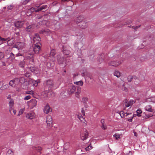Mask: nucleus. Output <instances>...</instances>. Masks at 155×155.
Wrapping results in <instances>:
<instances>
[{"label": "nucleus", "instance_id": "4be33fe9", "mask_svg": "<svg viewBox=\"0 0 155 155\" xmlns=\"http://www.w3.org/2000/svg\"><path fill=\"white\" fill-rule=\"evenodd\" d=\"M29 83L31 84L34 86H37L38 85V82L36 81H34L32 79H30L29 81Z\"/></svg>", "mask_w": 155, "mask_h": 155}, {"label": "nucleus", "instance_id": "8fccbe9b", "mask_svg": "<svg viewBox=\"0 0 155 155\" xmlns=\"http://www.w3.org/2000/svg\"><path fill=\"white\" fill-rule=\"evenodd\" d=\"M131 114V113H125L124 114V117H127L128 115Z\"/></svg>", "mask_w": 155, "mask_h": 155}, {"label": "nucleus", "instance_id": "052dcab7", "mask_svg": "<svg viewBox=\"0 0 155 155\" xmlns=\"http://www.w3.org/2000/svg\"><path fill=\"white\" fill-rule=\"evenodd\" d=\"M25 75L26 77H29L30 76V74H29V73L26 74H25Z\"/></svg>", "mask_w": 155, "mask_h": 155}, {"label": "nucleus", "instance_id": "79ce46f5", "mask_svg": "<svg viewBox=\"0 0 155 155\" xmlns=\"http://www.w3.org/2000/svg\"><path fill=\"white\" fill-rule=\"evenodd\" d=\"M82 101L84 102H86L88 101V98L87 97H84L83 98Z\"/></svg>", "mask_w": 155, "mask_h": 155}, {"label": "nucleus", "instance_id": "aec40b11", "mask_svg": "<svg viewBox=\"0 0 155 155\" xmlns=\"http://www.w3.org/2000/svg\"><path fill=\"white\" fill-rule=\"evenodd\" d=\"M37 11V9L36 10L34 8H31L30 9H28V11L27 12V15H30L31 14V12H37L36 11Z\"/></svg>", "mask_w": 155, "mask_h": 155}, {"label": "nucleus", "instance_id": "37998d69", "mask_svg": "<svg viewBox=\"0 0 155 155\" xmlns=\"http://www.w3.org/2000/svg\"><path fill=\"white\" fill-rule=\"evenodd\" d=\"M31 98V96L29 95L26 96L24 98L25 100H28Z\"/></svg>", "mask_w": 155, "mask_h": 155}, {"label": "nucleus", "instance_id": "f3484780", "mask_svg": "<svg viewBox=\"0 0 155 155\" xmlns=\"http://www.w3.org/2000/svg\"><path fill=\"white\" fill-rule=\"evenodd\" d=\"M63 53L65 56L67 57L70 56V51L67 49L64 48L63 50Z\"/></svg>", "mask_w": 155, "mask_h": 155}, {"label": "nucleus", "instance_id": "f8f14e48", "mask_svg": "<svg viewBox=\"0 0 155 155\" xmlns=\"http://www.w3.org/2000/svg\"><path fill=\"white\" fill-rule=\"evenodd\" d=\"M51 109L48 105H47L45 106L43 109L44 112L46 114H48L49 113L51 112Z\"/></svg>", "mask_w": 155, "mask_h": 155}, {"label": "nucleus", "instance_id": "2eb2a0df", "mask_svg": "<svg viewBox=\"0 0 155 155\" xmlns=\"http://www.w3.org/2000/svg\"><path fill=\"white\" fill-rule=\"evenodd\" d=\"M122 63L121 61H118L117 62L112 61L109 64V65L111 66L116 67L120 65Z\"/></svg>", "mask_w": 155, "mask_h": 155}, {"label": "nucleus", "instance_id": "ddd939ff", "mask_svg": "<svg viewBox=\"0 0 155 155\" xmlns=\"http://www.w3.org/2000/svg\"><path fill=\"white\" fill-rule=\"evenodd\" d=\"M24 21H17L15 22V26L18 28H21L24 25Z\"/></svg>", "mask_w": 155, "mask_h": 155}, {"label": "nucleus", "instance_id": "c9c22d12", "mask_svg": "<svg viewBox=\"0 0 155 155\" xmlns=\"http://www.w3.org/2000/svg\"><path fill=\"white\" fill-rule=\"evenodd\" d=\"M29 0H23L22 3L23 5H25L27 4L29 2Z\"/></svg>", "mask_w": 155, "mask_h": 155}, {"label": "nucleus", "instance_id": "2f4dec72", "mask_svg": "<svg viewBox=\"0 0 155 155\" xmlns=\"http://www.w3.org/2000/svg\"><path fill=\"white\" fill-rule=\"evenodd\" d=\"M122 90L125 91H128V88L127 87L126 84H124L122 87Z\"/></svg>", "mask_w": 155, "mask_h": 155}, {"label": "nucleus", "instance_id": "6e6552de", "mask_svg": "<svg viewBox=\"0 0 155 155\" xmlns=\"http://www.w3.org/2000/svg\"><path fill=\"white\" fill-rule=\"evenodd\" d=\"M40 43L38 44H35V45L33 48L34 53L37 54L39 53L40 48Z\"/></svg>", "mask_w": 155, "mask_h": 155}, {"label": "nucleus", "instance_id": "5701e85b", "mask_svg": "<svg viewBox=\"0 0 155 155\" xmlns=\"http://www.w3.org/2000/svg\"><path fill=\"white\" fill-rule=\"evenodd\" d=\"M84 18L81 16L78 17L76 19V22L77 23H80L81 21H83Z\"/></svg>", "mask_w": 155, "mask_h": 155}, {"label": "nucleus", "instance_id": "864d4df0", "mask_svg": "<svg viewBox=\"0 0 155 155\" xmlns=\"http://www.w3.org/2000/svg\"><path fill=\"white\" fill-rule=\"evenodd\" d=\"M47 66L48 67H50L51 66V64L50 62H48L47 64Z\"/></svg>", "mask_w": 155, "mask_h": 155}, {"label": "nucleus", "instance_id": "bb28decb", "mask_svg": "<svg viewBox=\"0 0 155 155\" xmlns=\"http://www.w3.org/2000/svg\"><path fill=\"white\" fill-rule=\"evenodd\" d=\"M114 76H116L117 78H119L120 76V72L117 71H114Z\"/></svg>", "mask_w": 155, "mask_h": 155}, {"label": "nucleus", "instance_id": "a878e982", "mask_svg": "<svg viewBox=\"0 0 155 155\" xmlns=\"http://www.w3.org/2000/svg\"><path fill=\"white\" fill-rule=\"evenodd\" d=\"M46 7H47L46 5H42V6H41V7L38 8L37 9V11H36L38 12L39 11H41L43 9L46 8Z\"/></svg>", "mask_w": 155, "mask_h": 155}, {"label": "nucleus", "instance_id": "a19ab883", "mask_svg": "<svg viewBox=\"0 0 155 155\" xmlns=\"http://www.w3.org/2000/svg\"><path fill=\"white\" fill-rule=\"evenodd\" d=\"M24 62H21L19 64V65L21 67H24Z\"/></svg>", "mask_w": 155, "mask_h": 155}, {"label": "nucleus", "instance_id": "f03ea898", "mask_svg": "<svg viewBox=\"0 0 155 155\" xmlns=\"http://www.w3.org/2000/svg\"><path fill=\"white\" fill-rule=\"evenodd\" d=\"M37 101L35 99H32L28 102V107L31 109L35 107L37 104Z\"/></svg>", "mask_w": 155, "mask_h": 155}, {"label": "nucleus", "instance_id": "f704fd0d", "mask_svg": "<svg viewBox=\"0 0 155 155\" xmlns=\"http://www.w3.org/2000/svg\"><path fill=\"white\" fill-rule=\"evenodd\" d=\"M55 54V52L54 50H52L50 52V55L51 56H53Z\"/></svg>", "mask_w": 155, "mask_h": 155}, {"label": "nucleus", "instance_id": "a211bd4d", "mask_svg": "<svg viewBox=\"0 0 155 155\" xmlns=\"http://www.w3.org/2000/svg\"><path fill=\"white\" fill-rule=\"evenodd\" d=\"M145 110L147 111L150 112H152L153 111V110L152 109V106L150 105H147L145 107Z\"/></svg>", "mask_w": 155, "mask_h": 155}, {"label": "nucleus", "instance_id": "58836bf2", "mask_svg": "<svg viewBox=\"0 0 155 155\" xmlns=\"http://www.w3.org/2000/svg\"><path fill=\"white\" fill-rule=\"evenodd\" d=\"M80 92V91H79L78 90V91L76 93H75V96L77 97H78L79 96V94Z\"/></svg>", "mask_w": 155, "mask_h": 155}, {"label": "nucleus", "instance_id": "13d9d810", "mask_svg": "<svg viewBox=\"0 0 155 155\" xmlns=\"http://www.w3.org/2000/svg\"><path fill=\"white\" fill-rule=\"evenodd\" d=\"M16 90L18 91H21V88L17 87L16 88Z\"/></svg>", "mask_w": 155, "mask_h": 155}, {"label": "nucleus", "instance_id": "69168bd1", "mask_svg": "<svg viewBox=\"0 0 155 155\" xmlns=\"http://www.w3.org/2000/svg\"><path fill=\"white\" fill-rule=\"evenodd\" d=\"M101 123H102V124H104L103 123H104V120H103V119L102 120H101Z\"/></svg>", "mask_w": 155, "mask_h": 155}, {"label": "nucleus", "instance_id": "393cba45", "mask_svg": "<svg viewBox=\"0 0 155 155\" xmlns=\"http://www.w3.org/2000/svg\"><path fill=\"white\" fill-rule=\"evenodd\" d=\"M25 110V108L24 107L20 109L18 111V116H19L20 115L22 114L23 113Z\"/></svg>", "mask_w": 155, "mask_h": 155}, {"label": "nucleus", "instance_id": "6ab92c4d", "mask_svg": "<svg viewBox=\"0 0 155 155\" xmlns=\"http://www.w3.org/2000/svg\"><path fill=\"white\" fill-rule=\"evenodd\" d=\"M14 104V101L13 100H11L9 103V105L10 107L9 111L11 113Z\"/></svg>", "mask_w": 155, "mask_h": 155}, {"label": "nucleus", "instance_id": "dca6fc26", "mask_svg": "<svg viewBox=\"0 0 155 155\" xmlns=\"http://www.w3.org/2000/svg\"><path fill=\"white\" fill-rule=\"evenodd\" d=\"M8 56H9L8 59L11 61V62L12 61L14 60L15 58L14 55L12 52L10 53L9 54H7V56L8 57Z\"/></svg>", "mask_w": 155, "mask_h": 155}, {"label": "nucleus", "instance_id": "4d7b16f0", "mask_svg": "<svg viewBox=\"0 0 155 155\" xmlns=\"http://www.w3.org/2000/svg\"><path fill=\"white\" fill-rule=\"evenodd\" d=\"M22 55L21 54H20V53H18L17 54H16V56H22Z\"/></svg>", "mask_w": 155, "mask_h": 155}, {"label": "nucleus", "instance_id": "e433bc0d", "mask_svg": "<svg viewBox=\"0 0 155 155\" xmlns=\"http://www.w3.org/2000/svg\"><path fill=\"white\" fill-rule=\"evenodd\" d=\"M92 147L91 145L88 146L87 147L85 148V150L86 151H88L92 149Z\"/></svg>", "mask_w": 155, "mask_h": 155}, {"label": "nucleus", "instance_id": "423d86ee", "mask_svg": "<svg viewBox=\"0 0 155 155\" xmlns=\"http://www.w3.org/2000/svg\"><path fill=\"white\" fill-rule=\"evenodd\" d=\"M25 45L24 43L23 42H17L13 47L14 48H15L18 50H22L25 47Z\"/></svg>", "mask_w": 155, "mask_h": 155}, {"label": "nucleus", "instance_id": "c756f323", "mask_svg": "<svg viewBox=\"0 0 155 155\" xmlns=\"http://www.w3.org/2000/svg\"><path fill=\"white\" fill-rule=\"evenodd\" d=\"M14 82H15V81H14V79L11 80L9 82V84L10 86H12V87H14L15 86Z\"/></svg>", "mask_w": 155, "mask_h": 155}, {"label": "nucleus", "instance_id": "4c0bfd02", "mask_svg": "<svg viewBox=\"0 0 155 155\" xmlns=\"http://www.w3.org/2000/svg\"><path fill=\"white\" fill-rule=\"evenodd\" d=\"M26 93L27 94H33V91L32 90L30 91H26Z\"/></svg>", "mask_w": 155, "mask_h": 155}, {"label": "nucleus", "instance_id": "20e7f679", "mask_svg": "<svg viewBox=\"0 0 155 155\" xmlns=\"http://www.w3.org/2000/svg\"><path fill=\"white\" fill-rule=\"evenodd\" d=\"M25 117L28 119L32 120L35 117V114L33 111H31L29 113L26 114Z\"/></svg>", "mask_w": 155, "mask_h": 155}, {"label": "nucleus", "instance_id": "c85d7f7f", "mask_svg": "<svg viewBox=\"0 0 155 155\" xmlns=\"http://www.w3.org/2000/svg\"><path fill=\"white\" fill-rule=\"evenodd\" d=\"M78 117L82 122H84L85 121V119L82 117L81 115H78Z\"/></svg>", "mask_w": 155, "mask_h": 155}, {"label": "nucleus", "instance_id": "7ed1b4c3", "mask_svg": "<svg viewBox=\"0 0 155 155\" xmlns=\"http://www.w3.org/2000/svg\"><path fill=\"white\" fill-rule=\"evenodd\" d=\"M33 42L35 44H38L41 41V38L37 34H35L32 37Z\"/></svg>", "mask_w": 155, "mask_h": 155}, {"label": "nucleus", "instance_id": "0e129e2a", "mask_svg": "<svg viewBox=\"0 0 155 155\" xmlns=\"http://www.w3.org/2000/svg\"><path fill=\"white\" fill-rule=\"evenodd\" d=\"M1 40H2V41H5L6 40V39L4 38H1Z\"/></svg>", "mask_w": 155, "mask_h": 155}, {"label": "nucleus", "instance_id": "473e14b6", "mask_svg": "<svg viewBox=\"0 0 155 155\" xmlns=\"http://www.w3.org/2000/svg\"><path fill=\"white\" fill-rule=\"evenodd\" d=\"M47 84L50 86H52L53 84V82L52 81L49 80L47 81Z\"/></svg>", "mask_w": 155, "mask_h": 155}, {"label": "nucleus", "instance_id": "1a4fd4ad", "mask_svg": "<svg viewBox=\"0 0 155 155\" xmlns=\"http://www.w3.org/2000/svg\"><path fill=\"white\" fill-rule=\"evenodd\" d=\"M14 81H15V86L16 85H20L19 84L20 83H23L25 81V80L23 78H20V79H19L18 78H15L14 79Z\"/></svg>", "mask_w": 155, "mask_h": 155}, {"label": "nucleus", "instance_id": "5fc2aeb1", "mask_svg": "<svg viewBox=\"0 0 155 155\" xmlns=\"http://www.w3.org/2000/svg\"><path fill=\"white\" fill-rule=\"evenodd\" d=\"M49 31L48 30H46L43 31V33L46 34L47 33H48Z\"/></svg>", "mask_w": 155, "mask_h": 155}, {"label": "nucleus", "instance_id": "6e6d98bb", "mask_svg": "<svg viewBox=\"0 0 155 155\" xmlns=\"http://www.w3.org/2000/svg\"><path fill=\"white\" fill-rule=\"evenodd\" d=\"M134 117V116H133L130 118L127 119V120L130 122H132V119Z\"/></svg>", "mask_w": 155, "mask_h": 155}, {"label": "nucleus", "instance_id": "7c9ffc66", "mask_svg": "<svg viewBox=\"0 0 155 155\" xmlns=\"http://www.w3.org/2000/svg\"><path fill=\"white\" fill-rule=\"evenodd\" d=\"M142 111L140 109H138L136 111V112L137 113V116L138 117H140L141 116V114L142 113Z\"/></svg>", "mask_w": 155, "mask_h": 155}, {"label": "nucleus", "instance_id": "72a5a7b5", "mask_svg": "<svg viewBox=\"0 0 155 155\" xmlns=\"http://www.w3.org/2000/svg\"><path fill=\"white\" fill-rule=\"evenodd\" d=\"M143 114H145V116H144V117L145 119H147L150 117H151L153 116V115L152 114H146L145 113H143Z\"/></svg>", "mask_w": 155, "mask_h": 155}, {"label": "nucleus", "instance_id": "09e8293b", "mask_svg": "<svg viewBox=\"0 0 155 155\" xmlns=\"http://www.w3.org/2000/svg\"><path fill=\"white\" fill-rule=\"evenodd\" d=\"M4 57V54L2 52H0V59H1Z\"/></svg>", "mask_w": 155, "mask_h": 155}, {"label": "nucleus", "instance_id": "9b49d317", "mask_svg": "<svg viewBox=\"0 0 155 155\" xmlns=\"http://www.w3.org/2000/svg\"><path fill=\"white\" fill-rule=\"evenodd\" d=\"M76 90V87L73 85H71L68 90V93L71 94L74 93Z\"/></svg>", "mask_w": 155, "mask_h": 155}, {"label": "nucleus", "instance_id": "3c124183", "mask_svg": "<svg viewBox=\"0 0 155 155\" xmlns=\"http://www.w3.org/2000/svg\"><path fill=\"white\" fill-rule=\"evenodd\" d=\"M36 68L35 67H32L31 68V70L32 72H34L35 71Z\"/></svg>", "mask_w": 155, "mask_h": 155}, {"label": "nucleus", "instance_id": "603ef678", "mask_svg": "<svg viewBox=\"0 0 155 155\" xmlns=\"http://www.w3.org/2000/svg\"><path fill=\"white\" fill-rule=\"evenodd\" d=\"M102 128L103 129L105 130L106 128V126L104 124H103L102 126Z\"/></svg>", "mask_w": 155, "mask_h": 155}, {"label": "nucleus", "instance_id": "0eeeda50", "mask_svg": "<svg viewBox=\"0 0 155 155\" xmlns=\"http://www.w3.org/2000/svg\"><path fill=\"white\" fill-rule=\"evenodd\" d=\"M134 103L135 102L133 100H130L128 101L125 100L124 102V105L126 107H128L132 106Z\"/></svg>", "mask_w": 155, "mask_h": 155}, {"label": "nucleus", "instance_id": "680f3d73", "mask_svg": "<svg viewBox=\"0 0 155 155\" xmlns=\"http://www.w3.org/2000/svg\"><path fill=\"white\" fill-rule=\"evenodd\" d=\"M11 41H12V40H9L8 42V44H10Z\"/></svg>", "mask_w": 155, "mask_h": 155}, {"label": "nucleus", "instance_id": "9d476101", "mask_svg": "<svg viewBox=\"0 0 155 155\" xmlns=\"http://www.w3.org/2000/svg\"><path fill=\"white\" fill-rule=\"evenodd\" d=\"M57 58L58 62L59 64H64V66H66V63L65 62V60L64 59V58H61L60 55H58L57 56Z\"/></svg>", "mask_w": 155, "mask_h": 155}, {"label": "nucleus", "instance_id": "b1692460", "mask_svg": "<svg viewBox=\"0 0 155 155\" xmlns=\"http://www.w3.org/2000/svg\"><path fill=\"white\" fill-rule=\"evenodd\" d=\"M121 136V134L116 133L113 135V137H115L116 140H118L120 138V136Z\"/></svg>", "mask_w": 155, "mask_h": 155}, {"label": "nucleus", "instance_id": "412c9836", "mask_svg": "<svg viewBox=\"0 0 155 155\" xmlns=\"http://www.w3.org/2000/svg\"><path fill=\"white\" fill-rule=\"evenodd\" d=\"M35 26V25H29L27 27H26L25 29L26 31H31L32 29L34 28V26Z\"/></svg>", "mask_w": 155, "mask_h": 155}, {"label": "nucleus", "instance_id": "774afa93", "mask_svg": "<svg viewBox=\"0 0 155 155\" xmlns=\"http://www.w3.org/2000/svg\"><path fill=\"white\" fill-rule=\"evenodd\" d=\"M2 83L1 82H0V87L2 86Z\"/></svg>", "mask_w": 155, "mask_h": 155}, {"label": "nucleus", "instance_id": "c03bdc74", "mask_svg": "<svg viewBox=\"0 0 155 155\" xmlns=\"http://www.w3.org/2000/svg\"><path fill=\"white\" fill-rule=\"evenodd\" d=\"M13 5H10L8 6V9H12L13 8Z\"/></svg>", "mask_w": 155, "mask_h": 155}, {"label": "nucleus", "instance_id": "f257e3e1", "mask_svg": "<svg viewBox=\"0 0 155 155\" xmlns=\"http://www.w3.org/2000/svg\"><path fill=\"white\" fill-rule=\"evenodd\" d=\"M88 132L86 129H83L81 134V138L82 140H86L88 136Z\"/></svg>", "mask_w": 155, "mask_h": 155}, {"label": "nucleus", "instance_id": "ea45409f", "mask_svg": "<svg viewBox=\"0 0 155 155\" xmlns=\"http://www.w3.org/2000/svg\"><path fill=\"white\" fill-rule=\"evenodd\" d=\"M8 87V85L7 84H5L3 86V87H1V89L2 90H4L5 89H6Z\"/></svg>", "mask_w": 155, "mask_h": 155}, {"label": "nucleus", "instance_id": "4468645a", "mask_svg": "<svg viewBox=\"0 0 155 155\" xmlns=\"http://www.w3.org/2000/svg\"><path fill=\"white\" fill-rule=\"evenodd\" d=\"M79 26L82 28H85L87 27V22L84 21H81V22L79 23Z\"/></svg>", "mask_w": 155, "mask_h": 155}, {"label": "nucleus", "instance_id": "de8ad7c7", "mask_svg": "<svg viewBox=\"0 0 155 155\" xmlns=\"http://www.w3.org/2000/svg\"><path fill=\"white\" fill-rule=\"evenodd\" d=\"M9 153L11 154V155H13V153L12 151L10 150H9L8 151V152L7 153V154L8 155Z\"/></svg>", "mask_w": 155, "mask_h": 155}, {"label": "nucleus", "instance_id": "338daca9", "mask_svg": "<svg viewBox=\"0 0 155 155\" xmlns=\"http://www.w3.org/2000/svg\"><path fill=\"white\" fill-rule=\"evenodd\" d=\"M48 94H46V95L44 96V97H48Z\"/></svg>", "mask_w": 155, "mask_h": 155}, {"label": "nucleus", "instance_id": "bf43d9fd", "mask_svg": "<svg viewBox=\"0 0 155 155\" xmlns=\"http://www.w3.org/2000/svg\"><path fill=\"white\" fill-rule=\"evenodd\" d=\"M81 113H82V114L83 115H84V116L85 115V112L84 110H82Z\"/></svg>", "mask_w": 155, "mask_h": 155}, {"label": "nucleus", "instance_id": "cd10ccee", "mask_svg": "<svg viewBox=\"0 0 155 155\" xmlns=\"http://www.w3.org/2000/svg\"><path fill=\"white\" fill-rule=\"evenodd\" d=\"M74 84H77L80 86H82L83 85V82L82 81H78L74 82Z\"/></svg>", "mask_w": 155, "mask_h": 155}, {"label": "nucleus", "instance_id": "49530a36", "mask_svg": "<svg viewBox=\"0 0 155 155\" xmlns=\"http://www.w3.org/2000/svg\"><path fill=\"white\" fill-rule=\"evenodd\" d=\"M33 54H34L33 53H31V54H30V56H27V58H32V55H33Z\"/></svg>", "mask_w": 155, "mask_h": 155}, {"label": "nucleus", "instance_id": "e2e57ef3", "mask_svg": "<svg viewBox=\"0 0 155 155\" xmlns=\"http://www.w3.org/2000/svg\"><path fill=\"white\" fill-rule=\"evenodd\" d=\"M134 136H135L137 137V133L135 132H134Z\"/></svg>", "mask_w": 155, "mask_h": 155}, {"label": "nucleus", "instance_id": "a18cd8bd", "mask_svg": "<svg viewBox=\"0 0 155 155\" xmlns=\"http://www.w3.org/2000/svg\"><path fill=\"white\" fill-rule=\"evenodd\" d=\"M12 112H13L14 115H15L16 114L17 111L16 110L14 109H13V108H12Z\"/></svg>", "mask_w": 155, "mask_h": 155}, {"label": "nucleus", "instance_id": "39448f33", "mask_svg": "<svg viewBox=\"0 0 155 155\" xmlns=\"http://www.w3.org/2000/svg\"><path fill=\"white\" fill-rule=\"evenodd\" d=\"M46 123L47 124V127L48 128H50L52 127V118L51 116L48 115L47 117Z\"/></svg>", "mask_w": 155, "mask_h": 155}]
</instances>
